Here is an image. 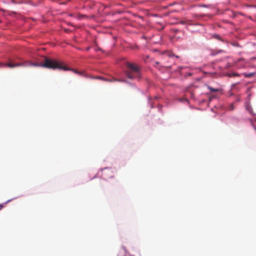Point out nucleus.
Listing matches in <instances>:
<instances>
[{
  "mask_svg": "<svg viewBox=\"0 0 256 256\" xmlns=\"http://www.w3.org/2000/svg\"><path fill=\"white\" fill-rule=\"evenodd\" d=\"M34 66H40L44 67L46 68L52 69V70H72L66 66H64L62 62H60L54 59H50L48 58H45L44 62L42 63H35ZM72 70L76 74H81L80 72H77L76 70Z\"/></svg>",
  "mask_w": 256,
  "mask_h": 256,
  "instance_id": "f257e3e1",
  "label": "nucleus"
},
{
  "mask_svg": "<svg viewBox=\"0 0 256 256\" xmlns=\"http://www.w3.org/2000/svg\"><path fill=\"white\" fill-rule=\"evenodd\" d=\"M126 66L130 69L126 72V75L128 78L133 79L139 78L140 77V68L136 64L128 62Z\"/></svg>",
  "mask_w": 256,
  "mask_h": 256,
  "instance_id": "f03ea898",
  "label": "nucleus"
},
{
  "mask_svg": "<svg viewBox=\"0 0 256 256\" xmlns=\"http://www.w3.org/2000/svg\"><path fill=\"white\" fill-rule=\"evenodd\" d=\"M0 64H3L2 66L0 65V68H3L6 66H8L10 68H14L16 66H34V62H32L30 61H26L22 62H18L15 64H12L10 62L9 63H2L0 62Z\"/></svg>",
  "mask_w": 256,
  "mask_h": 256,
  "instance_id": "7ed1b4c3",
  "label": "nucleus"
},
{
  "mask_svg": "<svg viewBox=\"0 0 256 256\" xmlns=\"http://www.w3.org/2000/svg\"><path fill=\"white\" fill-rule=\"evenodd\" d=\"M101 176L105 180L114 178V172L111 168H106L101 170Z\"/></svg>",
  "mask_w": 256,
  "mask_h": 256,
  "instance_id": "20e7f679",
  "label": "nucleus"
},
{
  "mask_svg": "<svg viewBox=\"0 0 256 256\" xmlns=\"http://www.w3.org/2000/svg\"><path fill=\"white\" fill-rule=\"evenodd\" d=\"M254 72H250V73H249V74H247V73H244L243 74V75L246 77V78H252V76H254Z\"/></svg>",
  "mask_w": 256,
  "mask_h": 256,
  "instance_id": "39448f33",
  "label": "nucleus"
},
{
  "mask_svg": "<svg viewBox=\"0 0 256 256\" xmlns=\"http://www.w3.org/2000/svg\"><path fill=\"white\" fill-rule=\"evenodd\" d=\"M207 88L208 90H210L212 92H216L219 91V89L218 88H214L209 86H207Z\"/></svg>",
  "mask_w": 256,
  "mask_h": 256,
  "instance_id": "423d86ee",
  "label": "nucleus"
},
{
  "mask_svg": "<svg viewBox=\"0 0 256 256\" xmlns=\"http://www.w3.org/2000/svg\"><path fill=\"white\" fill-rule=\"evenodd\" d=\"M213 38H214L218 40H222L221 37L219 35H218V34L214 35Z\"/></svg>",
  "mask_w": 256,
  "mask_h": 256,
  "instance_id": "0eeeda50",
  "label": "nucleus"
},
{
  "mask_svg": "<svg viewBox=\"0 0 256 256\" xmlns=\"http://www.w3.org/2000/svg\"><path fill=\"white\" fill-rule=\"evenodd\" d=\"M96 78L101 79V80H108L106 78H102V77H97Z\"/></svg>",
  "mask_w": 256,
  "mask_h": 256,
  "instance_id": "6e6552de",
  "label": "nucleus"
},
{
  "mask_svg": "<svg viewBox=\"0 0 256 256\" xmlns=\"http://www.w3.org/2000/svg\"><path fill=\"white\" fill-rule=\"evenodd\" d=\"M239 74L236 73L233 74V76H238Z\"/></svg>",
  "mask_w": 256,
  "mask_h": 256,
  "instance_id": "1a4fd4ad",
  "label": "nucleus"
},
{
  "mask_svg": "<svg viewBox=\"0 0 256 256\" xmlns=\"http://www.w3.org/2000/svg\"><path fill=\"white\" fill-rule=\"evenodd\" d=\"M181 24H185V22L184 21H182V22H181Z\"/></svg>",
  "mask_w": 256,
  "mask_h": 256,
  "instance_id": "9d476101",
  "label": "nucleus"
},
{
  "mask_svg": "<svg viewBox=\"0 0 256 256\" xmlns=\"http://www.w3.org/2000/svg\"><path fill=\"white\" fill-rule=\"evenodd\" d=\"M219 52H223V50H220L219 51Z\"/></svg>",
  "mask_w": 256,
  "mask_h": 256,
  "instance_id": "9b49d317",
  "label": "nucleus"
},
{
  "mask_svg": "<svg viewBox=\"0 0 256 256\" xmlns=\"http://www.w3.org/2000/svg\"><path fill=\"white\" fill-rule=\"evenodd\" d=\"M156 64H159L158 62H156Z\"/></svg>",
  "mask_w": 256,
  "mask_h": 256,
  "instance_id": "f8f14e48",
  "label": "nucleus"
},
{
  "mask_svg": "<svg viewBox=\"0 0 256 256\" xmlns=\"http://www.w3.org/2000/svg\"><path fill=\"white\" fill-rule=\"evenodd\" d=\"M174 56V54H172V55H170V56Z\"/></svg>",
  "mask_w": 256,
  "mask_h": 256,
  "instance_id": "ddd939ff",
  "label": "nucleus"
},
{
  "mask_svg": "<svg viewBox=\"0 0 256 256\" xmlns=\"http://www.w3.org/2000/svg\"><path fill=\"white\" fill-rule=\"evenodd\" d=\"M3 64H0V66H2Z\"/></svg>",
  "mask_w": 256,
  "mask_h": 256,
  "instance_id": "4468645a",
  "label": "nucleus"
}]
</instances>
